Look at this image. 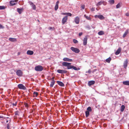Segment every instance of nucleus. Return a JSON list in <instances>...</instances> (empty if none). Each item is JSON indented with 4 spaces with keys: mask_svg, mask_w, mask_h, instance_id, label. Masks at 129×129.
Segmentation results:
<instances>
[{
    "mask_svg": "<svg viewBox=\"0 0 129 129\" xmlns=\"http://www.w3.org/2000/svg\"><path fill=\"white\" fill-rule=\"evenodd\" d=\"M43 69V67L40 65L36 66L35 68V70L37 71H42Z\"/></svg>",
    "mask_w": 129,
    "mask_h": 129,
    "instance_id": "f257e3e1",
    "label": "nucleus"
},
{
    "mask_svg": "<svg viewBox=\"0 0 129 129\" xmlns=\"http://www.w3.org/2000/svg\"><path fill=\"white\" fill-rule=\"evenodd\" d=\"M71 49L73 52L76 53H78L80 51L79 49L73 47H71Z\"/></svg>",
    "mask_w": 129,
    "mask_h": 129,
    "instance_id": "f03ea898",
    "label": "nucleus"
},
{
    "mask_svg": "<svg viewBox=\"0 0 129 129\" xmlns=\"http://www.w3.org/2000/svg\"><path fill=\"white\" fill-rule=\"evenodd\" d=\"M17 86L19 88L21 89L25 90L26 88L22 84H20L18 85Z\"/></svg>",
    "mask_w": 129,
    "mask_h": 129,
    "instance_id": "7ed1b4c3",
    "label": "nucleus"
},
{
    "mask_svg": "<svg viewBox=\"0 0 129 129\" xmlns=\"http://www.w3.org/2000/svg\"><path fill=\"white\" fill-rule=\"evenodd\" d=\"M17 75L19 76H22L23 73L21 70H18L16 72Z\"/></svg>",
    "mask_w": 129,
    "mask_h": 129,
    "instance_id": "20e7f679",
    "label": "nucleus"
},
{
    "mask_svg": "<svg viewBox=\"0 0 129 129\" xmlns=\"http://www.w3.org/2000/svg\"><path fill=\"white\" fill-rule=\"evenodd\" d=\"M68 19L67 16H65L64 17L62 20V23L63 24H64L67 21Z\"/></svg>",
    "mask_w": 129,
    "mask_h": 129,
    "instance_id": "39448f33",
    "label": "nucleus"
},
{
    "mask_svg": "<svg viewBox=\"0 0 129 129\" xmlns=\"http://www.w3.org/2000/svg\"><path fill=\"white\" fill-rule=\"evenodd\" d=\"M28 3L31 6L33 10H35L36 9V7L35 5L32 2L29 1Z\"/></svg>",
    "mask_w": 129,
    "mask_h": 129,
    "instance_id": "423d86ee",
    "label": "nucleus"
},
{
    "mask_svg": "<svg viewBox=\"0 0 129 129\" xmlns=\"http://www.w3.org/2000/svg\"><path fill=\"white\" fill-rule=\"evenodd\" d=\"M57 72L58 73L61 74L66 73L67 72V71L62 70H58Z\"/></svg>",
    "mask_w": 129,
    "mask_h": 129,
    "instance_id": "0eeeda50",
    "label": "nucleus"
},
{
    "mask_svg": "<svg viewBox=\"0 0 129 129\" xmlns=\"http://www.w3.org/2000/svg\"><path fill=\"white\" fill-rule=\"evenodd\" d=\"M94 17L95 18L98 17L99 19L101 20H103L104 18V16L102 15H95L94 16Z\"/></svg>",
    "mask_w": 129,
    "mask_h": 129,
    "instance_id": "6e6552de",
    "label": "nucleus"
},
{
    "mask_svg": "<svg viewBox=\"0 0 129 129\" xmlns=\"http://www.w3.org/2000/svg\"><path fill=\"white\" fill-rule=\"evenodd\" d=\"M128 61L127 59L123 63V67L125 68H126L127 66Z\"/></svg>",
    "mask_w": 129,
    "mask_h": 129,
    "instance_id": "1a4fd4ad",
    "label": "nucleus"
},
{
    "mask_svg": "<svg viewBox=\"0 0 129 129\" xmlns=\"http://www.w3.org/2000/svg\"><path fill=\"white\" fill-rule=\"evenodd\" d=\"M63 60L66 61L72 62V59L69 58H64L63 59Z\"/></svg>",
    "mask_w": 129,
    "mask_h": 129,
    "instance_id": "9d476101",
    "label": "nucleus"
},
{
    "mask_svg": "<svg viewBox=\"0 0 129 129\" xmlns=\"http://www.w3.org/2000/svg\"><path fill=\"white\" fill-rule=\"evenodd\" d=\"M62 64L63 66H67V67L68 66H69V65H70L71 64V63H70L64 62L62 63Z\"/></svg>",
    "mask_w": 129,
    "mask_h": 129,
    "instance_id": "9b49d317",
    "label": "nucleus"
},
{
    "mask_svg": "<svg viewBox=\"0 0 129 129\" xmlns=\"http://www.w3.org/2000/svg\"><path fill=\"white\" fill-rule=\"evenodd\" d=\"M17 2V1L15 0L11 1L10 2V4L11 6H12L16 5Z\"/></svg>",
    "mask_w": 129,
    "mask_h": 129,
    "instance_id": "f8f14e48",
    "label": "nucleus"
},
{
    "mask_svg": "<svg viewBox=\"0 0 129 129\" xmlns=\"http://www.w3.org/2000/svg\"><path fill=\"white\" fill-rule=\"evenodd\" d=\"M87 38L86 37H85L83 39V44L84 45H85L87 44Z\"/></svg>",
    "mask_w": 129,
    "mask_h": 129,
    "instance_id": "ddd939ff",
    "label": "nucleus"
},
{
    "mask_svg": "<svg viewBox=\"0 0 129 129\" xmlns=\"http://www.w3.org/2000/svg\"><path fill=\"white\" fill-rule=\"evenodd\" d=\"M59 3V1H57L55 5V11L57 10L58 8V4Z\"/></svg>",
    "mask_w": 129,
    "mask_h": 129,
    "instance_id": "4468645a",
    "label": "nucleus"
},
{
    "mask_svg": "<svg viewBox=\"0 0 129 129\" xmlns=\"http://www.w3.org/2000/svg\"><path fill=\"white\" fill-rule=\"evenodd\" d=\"M75 21L77 24H78L79 22V18L78 17H77L75 19Z\"/></svg>",
    "mask_w": 129,
    "mask_h": 129,
    "instance_id": "2eb2a0df",
    "label": "nucleus"
},
{
    "mask_svg": "<svg viewBox=\"0 0 129 129\" xmlns=\"http://www.w3.org/2000/svg\"><path fill=\"white\" fill-rule=\"evenodd\" d=\"M121 50V48L120 47L118 48V50H117L116 51L115 53V54L116 55H118L119 54Z\"/></svg>",
    "mask_w": 129,
    "mask_h": 129,
    "instance_id": "dca6fc26",
    "label": "nucleus"
},
{
    "mask_svg": "<svg viewBox=\"0 0 129 129\" xmlns=\"http://www.w3.org/2000/svg\"><path fill=\"white\" fill-rule=\"evenodd\" d=\"M95 83V82L94 81H90L88 83V85L89 86H90L94 84Z\"/></svg>",
    "mask_w": 129,
    "mask_h": 129,
    "instance_id": "f3484780",
    "label": "nucleus"
},
{
    "mask_svg": "<svg viewBox=\"0 0 129 129\" xmlns=\"http://www.w3.org/2000/svg\"><path fill=\"white\" fill-rule=\"evenodd\" d=\"M23 10V8H17V11L20 14L21 13H22Z\"/></svg>",
    "mask_w": 129,
    "mask_h": 129,
    "instance_id": "a211bd4d",
    "label": "nucleus"
},
{
    "mask_svg": "<svg viewBox=\"0 0 129 129\" xmlns=\"http://www.w3.org/2000/svg\"><path fill=\"white\" fill-rule=\"evenodd\" d=\"M57 83L60 86L62 87L64 86V84L62 82L59 81H57Z\"/></svg>",
    "mask_w": 129,
    "mask_h": 129,
    "instance_id": "6ab92c4d",
    "label": "nucleus"
},
{
    "mask_svg": "<svg viewBox=\"0 0 129 129\" xmlns=\"http://www.w3.org/2000/svg\"><path fill=\"white\" fill-rule=\"evenodd\" d=\"M34 53V52L32 51L28 50L27 51V54L28 55H32Z\"/></svg>",
    "mask_w": 129,
    "mask_h": 129,
    "instance_id": "aec40b11",
    "label": "nucleus"
},
{
    "mask_svg": "<svg viewBox=\"0 0 129 129\" xmlns=\"http://www.w3.org/2000/svg\"><path fill=\"white\" fill-rule=\"evenodd\" d=\"M9 40L11 42H15L17 41V39L15 38H10L9 39Z\"/></svg>",
    "mask_w": 129,
    "mask_h": 129,
    "instance_id": "412c9836",
    "label": "nucleus"
},
{
    "mask_svg": "<svg viewBox=\"0 0 129 129\" xmlns=\"http://www.w3.org/2000/svg\"><path fill=\"white\" fill-rule=\"evenodd\" d=\"M123 83L124 85H129V81H123Z\"/></svg>",
    "mask_w": 129,
    "mask_h": 129,
    "instance_id": "4be33fe9",
    "label": "nucleus"
},
{
    "mask_svg": "<svg viewBox=\"0 0 129 129\" xmlns=\"http://www.w3.org/2000/svg\"><path fill=\"white\" fill-rule=\"evenodd\" d=\"M125 108V107L124 105H122L121 107L120 111L121 112H122L124 110Z\"/></svg>",
    "mask_w": 129,
    "mask_h": 129,
    "instance_id": "5701e85b",
    "label": "nucleus"
},
{
    "mask_svg": "<svg viewBox=\"0 0 129 129\" xmlns=\"http://www.w3.org/2000/svg\"><path fill=\"white\" fill-rule=\"evenodd\" d=\"M128 33V30H126V31H125L124 34L123 35V38L125 37L126 36V35Z\"/></svg>",
    "mask_w": 129,
    "mask_h": 129,
    "instance_id": "b1692460",
    "label": "nucleus"
},
{
    "mask_svg": "<svg viewBox=\"0 0 129 129\" xmlns=\"http://www.w3.org/2000/svg\"><path fill=\"white\" fill-rule=\"evenodd\" d=\"M98 34L99 35H102L104 34V33L103 31H101L98 33Z\"/></svg>",
    "mask_w": 129,
    "mask_h": 129,
    "instance_id": "393cba45",
    "label": "nucleus"
},
{
    "mask_svg": "<svg viewBox=\"0 0 129 129\" xmlns=\"http://www.w3.org/2000/svg\"><path fill=\"white\" fill-rule=\"evenodd\" d=\"M122 5V4L121 3H118L116 6V8H120Z\"/></svg>",
    "mask_w": 129,
    "mask_h": 129,
    "instance_id": "a878e982",
    "label": "nucleus"
},
{
    "mask_svg": "<svg viewBox=\"0 0 129 129\" xmlns=\"http://www.w3.org/2000/svg\"><path fill=\"white\" fill-rule=\"evenodd\" d=\"M6 123H8V122L10 123L11 122V119L9 117H7L6 119Z\"/></svg>",
    "mask_w": 129,
    "mask_h": 129,
    "instance_id": "bb28decb",
    "label": "nucleus"
},
{
    "mask_svg": "<svg viewBox=\"0 0 129 129\" xmlns=\"http://www.w3.org/2000/svg\"><path fill=\"white\" fill-rule=\"evenodd\" d=\"M108 2L110 4L113 5L114 3V0H109L108 1Z\"/></svg>",
    "mask_w": 129,
    "mask_h": 129,
    "instance_id": "cd10ccee",
    "label": "nucleus"
},
{
    "mask_svg": "<svg viewBox=\"0 0 129 129\" xmlns=\"http://www.w3.org/2000/svg\"><path fill=\"white\" fill-rule=\"evenodd\" d=\"M55 81H51L50 85V86L51 87H53L55 84Z\"/></svg>",
    "mask_w": 129,
    "mask_h": 129,
    "instance_id": "c85d7f7f",
    "label": "nucleus"
},
{
    "mask_svg": "<svg viewBox=\"0 0 129 129\" xmlns=\"http://www.w3.org/2000/svg\"><path fill=\"white\" fill-rule=\"evenodd\" d=\"M34 94V97H36L38 95V93L37 92L34 91L33 93Z\"/></svg>",
    "mask_w": 129,
    "mask_h": 129,
    "instance_id": "c756f323",
    "label": "nucleus"
},
{
    "mask_svg": "<svg viewBox=\"0 0 129 129\" xmlns=\"http://www.w3.org/2000/svg\"><path fill=\"white\" fill-rule=\"evenodd\" d=\"M111 60V57H109L108 58L106 59V62L108 63H110Z\"/></svg>",
    "mask_w": 129,
    "mask_h": 129,
    "instance_id": "7c9ffc66",
    "label": "nucleus"
},
{
    "mask_svg": "<svg viewBox=\"0 0 129 129\" xmlns=\"http://www.w3.org/2000/svg\"><path fill=\"white\" fill-rule=\"evenodd\" d=\"M89 112L88 111H86L85 112L86 117H87L89 115Z\"/></svg>",
    "mask_w": 129,
    "mask_h": 129,
    "instance_id": "2f4dec72",
    "label": "nucleus"
},
{
    "mask_svg": "<svg viewBox=\"0 0 129 129\" xmlns=\"http://www.w3.org/2000/svg\"><path fill=\"white\" fill-rule=\"evenodd\" d=\"M102 4V1H100L98 2V3L96 4V5L97 6H100Z\"/></svg>",
    "mask_w": 129,
    "mask_h": 129,
    "instance_id": "473e14b6",
    "label": "nucleus"
},
{
    "mask_svg": "<svg viewBox=\"0 0 129 129\" xmlns=\"http://www.w3.org/2000/svg\"><path fill=\"white\" fill-rule=\"evenodd\" d=\"M85 5H82L81 7V10L82 11L83 10H84L85 8Z\"/></svg>",
    "mask_w": 129,
    "mask_h": 129,
    "instance_id": "72a5a7b5",
    "label": "nucleus"
},
{
    "mask_svg": "<svg viewBox=\"0 0 129 129\" xmlns=\"http://www.w3.org/2000/svg\"><path fill=\"white\" fill-rule=\"evenodd\" d=\"M72 67H73V66H71V65H69V66H68L67 67V69H72Z\"/></svg>",
    "mask_w": 129,
    "mask_h": 129,
    "instance_id": "f704fd0d",
    "label": "nucleus"
},
{
    "mask_svg": "<svg viewBox=\"0 0 129 129\" xmlns=\"http://www.w3.org/2000/svg\"><path fill=\"white\" fill-rule=\"evenodd\" d=\"M19 112L18 111H16L15 112V114L16 115H19Z\"/></svg>",
    "mask_w": 129,
    "mask_h": 129,
    "instance_id": "c9c22d12",
    "label": "nucleus"
},
{
    "mask_svg": "<svg viewBox=\"0 0 129 129\" xmlns=\"http://www.w3.org/2000/svg\"><path fill=\"white\" fill-rule=\"evenodd\" d=\"M87 111H88L89 112L91 111V107H88L87 108Z\"/></svg>",
    "mask_w": 129,
    "mask_h": 129,
    "instance_id": "e433bc0d",
    "label": "nucleus"
},
{
    "mask_svg": "<svg viewBox=\"0 0 129 129\" xmlns=\"http://www.w3.org/2000/svg\"><path fill=\"white\" fill-rule=\"evenodd\" d=\"M72 69H73L74 70H78L77 68L73 66Z\"/></svg>",
    "mask_w": 129,
    "mask_h": 129,
    "instance_id": "4c0bfd02",
    "label": "nucleus"
},
{
    "mask_svg": "<svg viewBox=\"0 0 129 129\" xmlns=\"http://www.w3.org/2000/svg\"><path fill=\"white\" fill-rule=\"evenodd\" d=\"M5 8V7L4 6H0V10L4 9Z\"/></svg>",
    "mask_w": 129,
    "mask_h": 129,
    "instance_id": "58836bf2",
    "label": "nucleus"
},
{
    "mask_svg": "<svg viewBox=\"0 0 129 129\" xmlns=\"http://www.w3.org/2000/svg\"><path fill=\"white\" fill-rule=\"evenodd\" d=\"M102 4H103L105 6L107 4V3L106 2H105V1H103V2H102Z\"/></svg>",
    "mask_w": 129,
    "mask_h": 129,
    "instance_id": "ea45409f",
    "label": "nucleus"
},
{
    "mask_svg": "<svg viewBox=\"0 0 129 129\" xmlns=\"http://www.w3.org/2000/svg\"><path fill=\"white\" fill-rule=\"evenodd\" d=\"M73 42L75 43H76L78 42V41L75 39H74L73 40Z\"/></svg>",
    "mask_w": 129,
    "mask_h": 129,
    "instance_id": "a19ab883",
    "label": "nucleus"
},
{
    "mask_svg": "<svg viewBox=\"0 0 129 129\" xmlns=\"http://www.w3.org/2000/svg\"><path fill=\"white\" fill-rule=\"evenodd\" d=\"M17 102H15V103H13L12 104L13 106H16L17 105Z\"/></svg>",
    "mask_w": 129,
    "mask_h": 129,
    "instance_id": "79ce46f5",
    "label": "nucleus"
},
{
    "mask_svg": "<svg viewBox=\"0 0 129 129\" xmlns=\"http://www.w3.org/2000/svg\"><path fill=\"white\" fill-rule=\"evenodd\" d=\"M86 19L89 20H91V18H90L89 17L87 16V17H86Z\"/></svg>",
    "mask_w": 129,
    "mask_h": 129,
    "instance_id": "37998d69",
    "label": "nucleus"
},
{
    "mask_svg": "<svg viewBox=\"0 0 129 129\" xmlns=\"http://www.w3.org/2000/svg\"><path fill=\"white\" fill-rule=\"evenodd\" d=\"M67 13V15H68V16H71L72 15V14L71 13Z\"/></svg>",
    "mask_w": 129,
    "mask_h": 129,
    "instance_id": "c03bdc74",
    "label": "nucleus"
},
{
    "mask_svg": "<svg viewBox=\"0 0 129 129\" xmlns=\"http://www.w3.org/2000/svg\"><path fill=\"white\" fill-rule=\"evenodd\" d=\"M95 8L92 7L91 8H90V10L91 11H94L95 10Z\"/></svg>",
    "mask_w": 129,
    "mask_h": 129,
    "instance_id": "a18cd8bd",
    "label": "nucleus"
},
{
    "mask_svg": "<svg viewBox=\"0 0 129 129\" xmlns=\"http://www.w3.org/2000/svg\"><path fill=\"white\" fill-rule=\"evenodd\" d=\"M4 28V27L0 24V28L3 29Z\"/></svg>",
    "mask_w": 129,
    "mask_h": 129,
    "instance_id": "49530a36",
    "label": "nucleus"
},
{
    "mask_svg": "<svg viewBox=\"0 0 129 129\" xmlns=\"http://www.w3.org/2000/svg\"><path fill=\"white\" fill-rule=\"evenodd\" d=\"M54 79V77H53L52 78L51 81H55Z\"/></svg>",
    "mask_w": 129,
    "mask_h": 129,
    "instance_id": "de8ad7c7",
    "label": "nucleus"
},
{
    "mask_svg": "<svg viewBox=\"0 0 129 129\" xmlns=\"http://www.w3.org/2000/svg\"><path fill=\"white\" fill-rule=\"evenodd\" d=\"M7 128L8 129H10V127L9 126V125L8 124H7Z\"/></svg>",
    "mask_w": 129,
    "mask_h": 129,
    "instance_id": "09e8293b",
    "label": "nucleus"
},
{
    "mask_svg": "<svg viewBox=\"0 0 129 129\" xmlns=\"http://www.w3.org/2000/svg\"><path fill=\"white\" fill-rule=\"evenodd\" d=\"M125 15L127 16H129V14L128 13H126Z\"/></svg>",
    "mask_w": 129,
    "mask_h": 129,
    "instance_id": "8fccbe9b",
    "label": "nucleus"
},
{
    "mask_svg": "<svg viewBox=\"0 0 129 129\" xmlns=\"http://www.w3.org/2000/svg\"><path fill=\"white\" fill-rule=\"evenodd\" d=\"M82 34V33H79V36H81Z\"/></svg>",
    "mask_w": 129,
    "mask_h": 129,
    "instance_id": "3c124183",
    "label": "nucleus"
},
{
    "mask_svg": "<svg viewBox=\"0 0 129 129\" xmlns=\"http://www.w3.org/2000/svg\"><path fill=\"white\" fill-rule=\"evenodd\" d=\"M0 118H5L3 116L0 115Z\"/></svg>",
    "mask_w": 129,
    "mask_h": 129,
    "instance_id": "603ef678",
    "label": "nucleus"
},
{
    "mask_svg": "<svg viewBox=\"0 0 129 129\" xmlns=\"http://www.w3.org/2000/svg\"><path fill=\"white\" fill-rule=\"evenodd\" d=\"M88 72L89 73H91V71H90V70H89L88 71Z\"/></svg>",
    "mask_w": 129,
    "mask_h": 129,
    "instance_id": "864d4df0",
    "label": "nucleus"
},
{
    "mask_svg": "<svg viewBox=\"0 0 129 129\" xmlns=\"http://www.w3.org/2000/svg\"><path fill=\"white\" fill-rule=\"evenodd\" d=\"M52 29V27H49V30H51V29Z\"/></svg>",
    "mask_w": 129,
    "mask_h": 129,
    "instance_id": "5fc2aeb1",
    "label": "nucleus"
},
{
    "mask_svg": "<svg viewBox=\"0 0 129 129\" xmlns=\"http://www.w3.org/2000/svg\"><path fill=\"white\" fill-rule=\"evenodd\" d=\"M84 16L86 18V17H87V16H86V14H85L84 15Z\"/></svg>",
    "mask_w": 129,
    "mask_h": 129,
    "instance_id": "6e6d98bb",
    "label": "nucleus"
},
{
    "mask_svg": "<svg viewBox=\"0 0 129 129\" xmlns=\"http://www.w3.org/2000/svg\"><path fill=\"white\" fill-rule=\"evenodd\" d=\"M67 13H64V15H67Z\"/></svg>",
    "mask_w": 129,
    "mask_h": 129,
    "instance_id": "4d7b16f0",
    "label": "nucleus"
},
{
    "mask_svg": "<svg viewBox=\"0 0 129 129\" xmlns=\"http://www.w3.org/2000/svg\"><path fill=\"white\" fill-rule=\"evenodd\" d=\"M96 10H98V9H97V8H96Z\"/></svg>",
    "mask_w": 129,
    "mask_h": 129,
    "instance_id": "13d9d810",
    "label": "nucleus"
}]
</instances>
